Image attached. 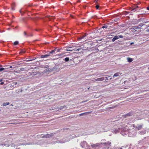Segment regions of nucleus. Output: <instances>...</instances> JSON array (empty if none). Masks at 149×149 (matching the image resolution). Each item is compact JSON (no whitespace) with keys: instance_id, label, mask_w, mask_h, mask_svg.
Listing matches in <instances>:
<instances>
[{"instance_id":"1a4fd4ad","label":"nucleus","mask_w":149,"mask_h":149,"mask_svg":"<svg viewBox=\"0 0 149 149\" xmlns=\"http://www.w3.org/2000/svg\"><path fill=\"white\" fill-rule=\"evenodd\" d=\"M104 79V77H102L95 79L94 80V81H101L103 80Z\"/></svg>"},{"instance_id":"37998d69","label":"nucleus","mask_w":149,"mask_h":149,"mask_svg":"<svg viewBox=\"0 0 149 149\" xmlns=\"http://www.w3.org/2000/svg\"><path fill=\"white\" fill-rule=\"evenodd\" d=\"M56 49H57V47H55V48L53 50L54 51V52H56Z\"/></svg>"},{"instance_id":"ea45409f","label":"nucleus","mask_w":149,"mask_h":149,"mask_svg":"<svg viewBox=\"0 0 149 149\" xmlns=\"http://www.w3.org/2000/svg\"><path fill=\"white\" fill-rule=\"evenodd\" d=\"M32 20L34 21L35 22H36V18L33 17L32 19Z\"/></svg>"},{"instance_id":"dca6fc26","label":"nucleus","mask_w":149,"mask_h":149,"mask_svg":"<svg viewBox=\"0 0 149 149\" xmlns=\"http://www.w3.org/2000/svg\"><path fill=\"white\" fill-rule=\"evenodd\" d=\"M3 66L1 65L0 64V71H2L4 70H6V68H4L2 67Z\"/></svg>"},{"instance_id":"b1692460","label":"nucleus","mask_w":149,"mask_h":149,"mask_svg":"<svg viewBox=\"0 0 149 149\" xmlns=\"http://www.w3.org/2000/svg\"><path fill=\"white\" fill-rule=\"evenodd\" d=\"M101 143L102 144H105L107 145H109V146H110V144H111V142H110L108 141L107 142H105L104 143Z\"/></svg>"},{"instance_id":"9b49d317","label":"nucleus","mask_w":149,"mask_h":149,"mask_svg":"<svg viewBox=\"0 0 149 149\" xmlns=\"http://www.w3.org/2000/svg\"><path fill=\"white\" fill-rule=\"evenodd\" d=\"M49 53L48 54H46L45 55H42L41 56L40 58H47L48 56H49Z\"/></svg>"},{"instance_id":"39448f33","label":"nucleus","mask_w":149,"mask_h":149,"mask_svg":"<svg viewBox=\"0 0 149 149\" xmlns=\"http://www.w3.org/2000/svg\"><path fill=\"white\" fill-rule=\"evenodd\" d=\"M28 6H27V5H25L23 8H22L21 10H19L20 13L21 14L24 13L26 11V8Z\"/></svg>"},{"instance_id":"09e8293b","label":"nucleus","mask_w":149,"mask_h":149,"mask_svg":"<svg viewBox=\"0 0 149 149\" xmlns=\"http://www.w3.org/2000/svg\"><path fill=\"white\" fill-rule=\"evenodd\" d=\"M13 83L15 85H16L17 84V82H14Z\"/></svg>"},{"instance_id":"de8ad7c7","label":"nucleus","mask_w":149,"mask_h":149,"mask_svg":"<svg viewBox=\"0 0 149 149\" xmlns=\"http://www.w3.org/2000/svg\"><path fill=\"white\" fill-rule=\"evenodd\" d=\"M146 9L147 10H149V6H148L146 7Z\"/></svg>"},{"instance_id":"6ab92c4d","label":"nucleus","mask_w":149,"mask_h":149,"mask_svg":"<svg viewBox=\"0 0 149 149\" xmlns=\"http://www.w3.org/2000/svg\"><path fill=\"white\" fill-rule=\"evenodd\" d=\"M67 107H66L65 105H63V106H61L59 108V109L60 110L65 109Z\"/></svg>"},{"instance_id":"2eb2a0df","label":"nucleus","mask_w":149,"mask_h":149,"mask_svg":"<svg viewBox=\"0 0 149 149\" xmlns=\"http://www.w3.org/2000/svg\"><path fill=\"white\" fill-rule=\"evenodd\" d=\"M128 131H121L120 134L123 136H125L126 135V133L127 132H128Z\"/></svg>"},{"instance_id":"c85d7f7f","label":"nucleus","mask_w":149,"mask_h":149,"mask_svg":"<svg viewBox=\"0 0 149 149\" xmlns=\"http://www.w3.org/2000/svg\"><path fill=\"white\" fill-rule=\"evenodd\" d=\"M10 103L9 102H6L3 103V106H5L7 105H8Z\"/></svg>"},{"instance_id":"49530a36","label":"nucleus","mask_w":149,"mask_h":149,"mask_svg":"<svg viewBox=\"0 0 149 149\" xmlns=\"http://www.w3.org/2000/svg\"><path fill=\"white\" fill-rule=\"evenodd\" d=\"M24 68H21V69H20V70H21V71H24Z\"/></svg>"},{"instance_id":"393cba45","label":"nucleus","mask_w":149,"mask_h":149,"mask_svg":"<svg viewBox=\"0 0 149 149\" xmlns=\"http://www.w3.org/2000/svg\"><path fill=\"white\" fill-rule=\"evenodd\" d=\"M120 73L119 72H117L115 73L113 76V78H114V77H117L119 75Z\"/></svg>"},{"instance_id":"20e7f679","label":"nucleus","mask_w":149,"mask_h":149,"mask_svg":"<svg viewBox=\"0 0 149 149\" xmlns=\"http://www.w3.org/2000/svg\"><path fill=\"white\" fill-rule=\"evenodd\" d=\"M132 125V127L134 128H135L136 130H141L142 126V125H141L136 126L135 125L133 124Z\"/></svg>"},{"instance_id":"680f3d73","label":"nucleus","mask_w":149,"mask_h":149,"mask_svg":"<svg viewBox=\"0 0 149 149\" xmlns=\"http://www.w3.org/2000/svg\"><path fill=\"white\" fill-rule=\"evenodd\" d=\"M133 44V42H131V45H132V44Z\"/></svg>"},{"instance_id":"052dcab7","label":"nucleus","mask_w":149,"mask_h":149,"mask_svg":"<svg viewBox=\"0 0 149 149\" xmlns=\"http://www.w3.org/2000/svg\"><path fill=\"white\" fill-rule=\"evenodd\" d=\"M61 54H58L59 56H61Z\"/></svg>"},{"instance_id":"6e6552de","label":"nucleus","mask_w":149,"mask_h":149,"mask_svg":"<svg viewBox=\"0 0 149 149\" xmlns=\"http://www.w3.org/2000/svg\"><path fill=\"white\" fill-rule=\"evenodd\" d=\"M86 36V34L85 33L84 35L81 36L80 37L78 38V39L79 40H80L84 38Z\"/></svg>"},{"instance_id":"a18cd8bd","label":"nucleus","mask_w":149,"mask_h":149,"mask_svg":"<svg viewBox=\"0 0 149 149\" xmlns=\"http://www.w3.org/2000/svg\"><path fill=\"white\" fill-rule=\"evenodd\" d=\"M4 84V83L3 82H1L0 83V85H2Z\"/></svg>"},{"instance_id":"bb28decb","label":"nucleus","mask_w":149,"mask_h":149,"mask_svg":"<svg viewBox=\"0 0 149 149\" xmlns=\"http://www.w3.org/2000/svg\"><path fill=\"white\" fill-rule=\"evenodd\" d=\"M47 18L49 20H51L52 19H53L54 18V17H53L51 16H48Z\"/></svg>"},{"instance_id":"e2e57ef3","label":"nucleus","mask_w":149,"mask_h":149,"mask_svg":"<svg viewBox=\"0 0 149 149\" xmlns=\"http://www.w3.org/2000/svg\"><path fill=\"white\" fill-rule=\"evenodd\" d=\"M90 88V87H89V88H87V89H88V90H89V88Z\"/></svg>"},{"instance_id":"f3484780","label":"nucleus","mask_w":149,"mask_h":149,"mask_svg":"<svg viewBox=\"0 0 149 149\" xmlns=\"http://www.w3.org/2000/svg\"><path fill=\"white\" fill-rule=\"evenodd\" d=\"M53 136V134H47L45 136V137L46 138H49L51 137L52 136Z\"/></svg>"},{"instance_id":"473e14b6","label":"nucleus","mask_w":149,"mask_h":149,"mask_svg":"<svg viewBox=\"0 0 149 149\" xmlns=\"http://www.w3.org/2000/svg\"><path fill=\"white\" fill-rule=\"evenodd\" d=\"M107 26H107L106 25H104L102 26V28L103 29H104V28L106 29L107 28Z\"/></svg>"},{"instance_id":"c9c22d12","label":"nucleus","mask_w":149,"mask_h":149,"mask_svg":"<svg viewBox=\"0 0 149 149\" xmlns=\"http://www.w3.org/2000/svg\"><path fill=\"white\" fill-rule=\"evenodd\" d=\"M136 10V8H133L131 10V11L132 12H133L135 11Z\"/></svg>"},{"instance_id":"8fccbe9b","label":"nucleus","mask_w":149,"mask_h":149,"mask_svg":"<svg viewBox=\"0 0 149 149\" xmlns=\"http://www.w3.org/2000/svg\"><path fill=\"white\" fill-rule=\"evenodd\" d=\"M146 31L147 32H149V29H147L146 30Z\"/></svg>"},{"instance_id":"f03ea898","label":"nucleus","mask_w":149,"mask_h":149,"mask_svg":"<svg viewBox=\"0 0 149 149\" xmlns=\"http://www.w3.org/2000/svg\"><path fill=\"white\" fill-rule=\"evenodd\" d=\"M59 68V65L56 64H55V66L52 68H48L47 69H46L47 71L51 72L52 71H56Z\"/></svg>"},{"instance_id":"7ed1b4c3","label":"nucleus","mask_w":149,"mask_h":149,"mask_svg":"<svg viewBox=\"0 0 149 149\" xmlns=\"http://www.w3.org/2000/svg\"><path fill=\"white\" fill-rule=\"evenodd\" d=\"M138 28V27L136 26H133L130 29L133 33H138L141 31V30H139Z\"/></svg>"},{"instance_id":"338daca9","label":"nucleus","mask_w":149,"mask_h":149,"mask_svg":"<svg viewBox=\"0 0 149 149\" xmlns=\"http://www.w3.org/2000/svg\"><path fill=\"white\" fill-rule=\"evenodd\" d=\"M35 30H36V31H37V29H35Z\"/></svg>"},{"instance_id":"9d476101","label":"nucleus","mask_w":149,"mask_h":149,"mask_svg":"<svg viewBox=\"0 0 149 149\" xmlns=\"http://www.w3.org/2000/svg\"><path fill=\"white\" fill-rule=\"evenodd\" d=\"M145 25L144 24H143V23H140V24H139L138 26H136L137 27H138V29L139 30L141 29V27H142L144 25Z\"/></svg>"},{"instance_id":"f257e3e1","label":"nucleus","mask_w":149,"mask_h":149,"mask_svg":"<svg viewBox=\"0 0 149 149\" xmlns=\"http://www.w3.org/2000/svg\"><path fill=\"white\" fill-rule=\"evenodd\" d=\"M93 43L91 42H88L84 43V47H82L83 48L82 49L86 50L89 49L91 48V46L93 45Z\"/></svg>"},{"instance_id":"cd10ccee","label":"nucleus","mask_w":149,"mask_h":149,"mask_svg":"<svg viewBox=\"0 0 149 149\" xmlns=\"http://www.w3.org/2000/svg\"><path fill=\"white\" fill-rule=\"evenodd\" d=\"M69 57H66L64 59V60L65 62H68L69 61Z\"/></svg>"},{"instance_id":"412c9836","label":"nucleus","mask_w":149,"mask_h":149,"mask_svg":"<svg viewBox=\"0 0 149 149\" xmlns=\"http://www.w3.org/2000/svg\"><path fill=\"white\" fill-rule=\"evenodd\" d=\"M144 20L145 18H141L137 21L138 22H137V23H138L141 22H143L144 21Z\"/></svg>"},{"instance_id":"a211bd4d","label":"nucleus","mask_w":149,"mask_h":149,"mask_svg":"<svg viewBox=\"0 0 149 149\" xmlns=\"http://www.w3.org/2000/svg\"><path fill=\"white\" fill-rule=\"evenodd\" d=\"M72 48L71 47H66L65 50L67 51H72L73 50L72 49H71Z\"/></svg>"},{"instance_id":"58836bf2","label":"nucleus","mask_w":149,"mask_h":149,"mask_svg":"<svg viewBox=\"0 0 149 149\" xmlns=\"http://www.w3.org/2000/svg\"><path fill=\"white\" fill-rule=\"evenodd\" d=\"M148 22H149V21H145V20H144V21L143 22V24H144L145 23H148Z\"/></svg>"},{"instance_id":"5fc2aeb1","label":"nucleus","mask_w":149,"mask_h":149,"mask_svg":"<svg viewBox=\"0 0 149 149\" xmlns=\"http://www.w3.org/2000/svg\"><path fill=\"white\" fill-rule=\"evenodd\" d=\"M118 17V15H115L114 17Z\"/></svg>"},{"instance_id":"6e6d98bb","label":"nucleus","mask_w":149,"mask_h":149,"mask_svg":"<svg viewBox=\"0 0 149 149\" xmlns=\"http://www.w3.org/2000/svg\"><path fill=\"white\" fill-rule=\"evenodd\" d=\"M12 10H14V8H13V7H12Z\"/></svg>"},{"instance_id":"13d9d810","label":"nucleus","mask_w":149,"mask_h":149,"mask_svg":"<svg viewBox=\"0 0 149 149\" xmlns=\"http://www.w3.org/2000/svg\"><path fill=\"white\" fill-rule=\"evenodd\" d=\"M2 81V79H0V82L1 81Z\"/></svg>"},{"instance_id":"4468645a","label":"nucleus","mask_w":149,"mask_h":149,"mask_svg":"<svg viewBox=\"0 0 149 149\" xmlns=\"http://www.w3.org/2000/svg\"><path fill=\"white\" fill-rule=\"evenodd\" d=\"M91 113V112H86L82 113L79 114V115L80 116H82L84 115H86L87 114L90 113Z\"/></svg>"},{"instance_id":"c03bdc74","label":"nucleus","mask_w":149,"mask_h":149,"mask_svg":"<svg viewBox=\"0 0 149 149\" xmlns=\"http://www.w3.org/2000/svg\"><path fill=\"white\" fill-rule=\"evenodd\" d=\"M9 124H17V123H9Z\"/></svg>"},{"instance_id":"4c0bfd02","label":"nucleus","mask_w":149,"mask_h":149,"mask_svg":"<svg viewBox=\"0 0 149 149\" xmlns=\"http://www.w3.org/2000/svg\"><path fill=\"white\" fill-rule=\"evenodd\" d=\"M60 50H61V49H57H57H56V53L57 52H60Z\"/></svg>"},{"instance_id":"2f4dec72","label":"nucleus","mask_w":149,"mask_h":149,"mask_svg":"<svg viewBox=\"0 0 149 149\" xmlns=\"http://www.w3.org/2000/svg\"><path fill=\"white\" fill-rule=\"evenodd\" d=\"M116 106H113L110 107H109L108 108V109H113L115 108Z\"/></svg>"},{"instance_id":"603ef678","label":"nucleus","mask_w":149,"mask_h":149,"mask_svg":"<svg viewBox=\"0 0 149 149\" xmlns=\"http://www.w3.org/2000/svg\"><path fill=\"white\" fill-rule=\"evenodd\" d=\"M87 101H88V100H86V101H82V102H81V103H84V102H86Z\"/></svg>"},{"instance_id":"f704fd0d","label":"nucleus","mask_w":149,"mask_h":149,"mask_svg":"<svg viewBox=\"0 0 149 149\" xmlns=\"http://www.w3.org/2000/svg\"><path fill=\"white\" fill-rule=\"evenodd\" d=\"M119 20V18H116V19H115L114 20L115 22H117V21H118Z\"/></svg>"},{"instance_id":"aec40b11","label":"nucleus","mask_w":149,"mask_h":149,"mask_svg":"<svg viewBox=\"0 0 149 149\" xmlns=\"http://www.w3.org/2000/svg\"><path fill=\"white\" fill-rule=\"evenodd\" d=\"M56 54V52H55L53 50H52V51L49 52V56H50L51 54Z\"/></svg>"},{"instance_id":"864d4df0","label":"nucleus","mask_w":149,"mask_h":149,"mask_svg":"<svg viewBox=\"0 0 149 149\" xmlns=\"http://www.w3.org/2000/svg\"><path fill=\"white\" fill-rule=\"evenodd\" d=\"M91 146L92 147H93V146H95V144H93V145H91Z\"/></svg>"},{"instance_id":"72a5a7b5","label":"nucleus","mask_w":149,"mask_h":149,"mask_svg":"<svg viewBox=\"0 0 149 149\" xmlns=\"http://www.w3.org/2000/svg\"><path fill=\"white\" fill-rule=\"evenodd\" d=\"M24 36H25L26 37H27V33L26 32L24 31Z\"/></svg>"},{"instance_id":"4d7b16f0","label":"nucleus","mask_w":149,"mask_h":149,"mask_svg":"<svg viewBox=\"0 0 149 149\" xmlns=\"http://www.w3.org/2000/svg\"><path fill=\"white\" fill-rule=\"evenodd\" d=\"M148 122L149 123V119H148L147 120Z\"/></svg>"},{"instance_id":"a878e982","label":"nucleus","mask_w":149,"mask_h":149,"mask_svg":"<svg viewBox=\"0 0 149 149\" xmlns=\"http://www.w3.org/2000/svg\"><path fill=\"white\" fill-rule=\"evenodd\" d=\"M33 36V34L31 33H27V37H32Z\"/></svg>"},{"instance_id":"69168bd1","label":"nucleus","mask_w":149,"mask_h":149,"mask_svg":"<svg viewBox=\"0 0 149 149\" xmlns=\"http://www.w3.org/2000/svg\"><path fill=\"white\" fill-rule=\"evenodd\" d=\"M109 147H108L107 148H108V149H109Z\"/></svg>"},{"instance_id":"c756f323","label":"nucleus","mask_w":149,"mask_h":149,"mask_svg":"<svg viewBox=\"0 0 149 149\" xmlns=\"http://www.w3.org/2000/svg\"><path fill=\"white\" fill-rule=\"evenodd\" d=\"M82 49L81 48H79L78 49H73V50L74 51H79L80 50H81Z\"/></svg>"},{"instance_id":"774afa93","label":"nucleus","mask_w":149,"mask_h":149,"mask_svg":"<svg viewBox=\"0 0 149 149\" xmlns=\"http://www.w3.org/2000/svg\"><path fill=\"white\" fill-rule=\"evenodd\" d=\"M6 71H7V70H5L4 71H5V72H6Z\"/></svg>"},{"instance_id":"0eeeda50","label":"nucleus","mask_w":149,"mask_h":149,"mask_svg":"<svg viewBox=\"0 0 149 149\" xmlns=\"http://www.w3.org/2000/svg\"><path fill=\"white\" fill-rule=\"evenodd\" d=\"M134 113L133 112H130L124 115V117L126 118L128 116H130L134 115Z\"/></svg>"},{"instance_id":"3c124183","label":"nucleus","mask_w":149,"mask_h":149,"mask_svg":"<svg viewBox=\"0 0 149 149\" xmlns=\"http://www.w3.org/2000/svg\"><path fill=\"white\" fill-rule=\"evenodd\" d=\"M21 53H24L25 52L23 51V50H22L21 52Z\"/></svg>"},{"instance_id":"f8f14e48","label":"nucleus","mask_w":149,"mask_h":149,"mask_svg":"<svg viewBox=\"0 0 149 149\" xmlns=\"http://www.w3.org/2000/svg\"><path fill=\"white\" fill-rule=\"evenodd\" d=\"M130 13L129 12L126 11H124L122 12V13H120L121 15H126L128 13Z\"/></svg>"},{"instance_id":"5701e85b","label":"nucleus","mask_w":149,"mask_h":149,"mask_svg":"<svg viewBox=\"0 0 149 149\" xmlns=\"http://www.w3.org/2000/svg\"><path fill=\"white\" fill-rule=\"evenodd\" d=\"M127 60L130 63L133 61V59L130 58H127Z\"/></svg>"},{"instance_id":"423d86ee","label":"nucleus","mask_w":149,"mask_h":149,"mask_svg":"<svg viewBox=\"0 0 149 149\" xmlns=\"http://www.w3.org/2000/svg\"><path fill=\"white\" fill-rule=\"evenodd\" d=\"M48 67V66L46 65V66H45L43 65H41L40 63L39 64V65L38 64V70H39L40 68H47Z\"/></svg>"},{"instance_id":"bf43d9fd","label":"nucleus","mask_w":149,"mask_h":149,"mask_svg":"<svg viewBox=\"0 0 149 149\" xmlns=\"http://www.w3.org/2000/svg\"><path fill=\"white\" fill-rule=\"evenodd\" d=\"M40 2H41V3H43V1H40Z\"/></svg>"},{"instance_id":"7c9ffc66","label":"nucleus","mask_w":149,"mask_h":149,"mask_svg":"<svg viewBox=\"0 0 149 149\" xmlns=\"http://www.w3.org/2000/svg\"><path fill=\"white\" fill-rule=\"evenodd\" d=\"M19 44L18 41H16L14 42V44L15 45H16Z\"/></svg>"},{"instance_id":"ddd939ff","label":"nucleus","mask_w":149,"mask_h":149,"mask_svg":"<svg viewBox=\"0 0 149 149\" xmlns=\"http://www.w3.org/2000/svg\"><path fill=\"white\" fill-rule=\"evenodd\" d=\"M118 39V36H115L112 39V42H114L116 40Z\"/></svg>"},{"instance_id":"0e129e2a","label":"nucleus","mask_w":149,"mask_h":149,"mask_svg":"<svg viewBox=\"0 0 149 149\" xmlns=\"http://www.w3.org/2000/svg\"><path fill=\"white\" fill-rule=\"evenodd\" d=\"M39 71H38V74H39Z\"/></svg>"},{"instance_id":"e433bc0d","label":"nucleus","mask_w":149,"mask_h":149,"mask_svg":"<svg viewBox=\"0 0 149 149\" xmlns=\"http://www.w3.org/2000/svg\"><path fill=\"white\" fill-rule=\"evenodd\" d=\"M118 38H123V36L122 35H118Z\"/></svg>"},{"instance_id":"a19ab883","label":"nucleus","mask_w":149,"mask_h":149,"mask_svg":"<svg viewBox=\"0 0 149 149\" xmlns=\"http://www.w3.org/2000/svg\"><path fill=\"white\" fill-rule=\"evenodd\" d=\"M99 6H98V5H97L95 6V8L96 9H98L99 8Z\"/></svg>"},{"instance_id":"4be33fe9","label":"nucleus","mask_w":149,"mask_h":149,"mask_svg":"<svg viewBox=\"0 0 149 149\" xmlns=\"http://www.w3.org/2000/svg\"><path fill=\"white\" fill-rule=\"evenodd\" d=\"M6 69L9 70H10L13 69L14 68H13L12 66H8L7 68H6Z\"/></svg>"},{"instance_id":"79ce46f5","label":"nucleus","mask_w":149,"mask_h":149,"mask_svg":"<svg viewBox=\"0 0 149 149\" xmlns=\"http://www.w3.org/2000/svg\"><path fill=\"white\" fill-rule=\"evenodd\" d=\"M108 77H104V79H106L107 80H108V77H110V76H108Z\"/></svg>"}]
</instances>
